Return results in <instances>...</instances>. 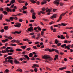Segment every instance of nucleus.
Returning <instances> with one entry per match:
<instances>
[{
  "mask_svg": "<svg viewBox=\"0 0 73 73\" xmlns=\"http://www.w3.org/2000/svg\"><path fill=\"white\" fill-rule=\"evenodd\" d=\"M42 58L43 59H48L49 58V60H50V61L53 60V58L48 55H44L42 56Z\"/></svg>",
  "mask_w": 73,
  "mask_h": 73,
  "instance_id": "nucleus-1",
  "label": "nucleus"
},
{
  "mask_svg": "<svg viewBox=\"0 0 73 73\" xmlns=\"http://www.w3.org/2000/svg\"><path fill=\"white\" fill-rule=\"evenodd\" d=\"M57 14H54L52 15V16L50 17V18L52 20H54V19L57 17Z\"/></svg>",
  "mask_w": 73,
  "mask_h": 73,
  "instance_id": "nucleus-2",
  "label": "nucleus"
},
{
  "mask_svg": "<svg viewBox=\"0 0 73 73\" xmlns=\"http://www.w3.org/2000/svg\"><path fill=\"white\" fill-rule=\"evenodd\" d=\"M6 10V11H7V12H12V9H9V7H6L5 8Z\"/></svg>",
  "mask_w": 73,
  "mask_h": 73,
  "instance_id": "nucleus-3",
  "label": "nucleus"
},
{
  "mask_svg": "<svg viewBox=\"0 0 73 73\" xmlns=\"http://www.w3.org/2000/svg\"><path fill=\"white\" fill-rule=\"evenodd\" d=\"M21 33V31H20L19 32H18L17 31H15L14 32H12V34H14V35L16 34V33H17V34H18L19 35V34H20Z\"/></svg>",
  "mask_w": 73,
  "mask_h": 73,
  "instance_id": "nucleus-4",
  "label": "nucleus"
},
{
  "mask_svg": "<svg viewBox=\"0 0 73 73\" xmlns=\"http://www.w3.org/2000/svg\"><path fill=\"white\" fill-rule=\"evenodd\" d=\"M32 29H33V27H31L29 28L27 30H26V31L27 32V33H29V32H31V30Z\"/></svg>",
  "mask_w": 73,
  "mask_h": 73,
  "instance_id": "nucleus-5",
  "label": "nucleus"
},
{
  "mask_svg": "<svg viewBox=\"0 0 73 73\" xmlns=\"http://www.w3.org/2000/svg\"><path fill=\"white\" fill-rule=\"evenodd\" d=\"M52 52H54V51H55L56 53H58V54H59V52H58V50L57 49H55L54 48H52Z\"/></svg>",
  "mask_w": 73,
  "mask_h": 73,
  "instance_id": "nucleus-6",
  "label": "nucleus"
},
{
  "mask_svg": "<svg viewBox=\"0 0 73 73\" xmlns=\"http://www.w3.org/2000/svg\"><path fill=\"white\" fill-rule=\"evenodd\" d=\"M14 62L15 64H20L19 61L17 60H16V59H15V60L14 61Z\"/></svg>",
  "mask_w": 73,
  "mask_h": 73,
  "instance_id": "nucleus-7",
  "label": "nucleus"
},
{
  "mask_svg": "<svg viewBox=\"0 0 73 73\" xmlns=\"http://www.w3.org/2000/svg\"><path fill=\"white\" fill-rule=\"evenodd\" d=\"M51 11V10L50 9H48V7L46 8V12L47 13L50 12Z\"/></svg>",
  "mask_w": 73,
  "mask_h": 73,
  "instance_id": "nucleus-8",
  "label": "nucleus"
},
{
  "mask_svg": "<svg viewBox=\"0 0 73 73\" xmlns=\"http://www.w3.org/2000/svg\"><path fill=\"white\" fill-rule=\"evenodd\" d=\"M71 46V45L70 44H68V46H65V48H67L68 50L70 49V47Z\"/></svg>",
  "mask_w": 73,
  "mask_h": 73,
  "instance_id": "nucleus-9",
  "label": "nucleus"
},
{
  "mask_svg": "<svg viewBox=\"0 0 73 73\" xmlns=\"http://www.w3.org/2000/svg\"><path fill=\"white\" fill-rule=\"evenodd\" d=\"M46 3H47V0H43V1L41 3L42 5H43V4H46Z\"/></svg>",
  "mask_w": 73,
  "mask_h": 73,
  "instance_id": "nucleus-10",
  "label": "nucleus"
},
{
  "mask_svg": "<svg viewBox=\"0 0 73 73\" xmlns=\"http://www.w3.org/2000/svg\"><path fill=\"white\" fill-rule=\"evenodd\" d=\"M45 51H48V52H52V49H49V48H45Z\"/></svg>",
  "mask_w": 73,
  "mask_h": 73,
  "instance_id": "nucleus-11",
  "label": "nucleus"
},
{
  "mask_svg": "<svg viewBox=\"0 0 73 73\" xmlns=\"http://www.w3.org/2000/svg\"><path fill=\"white\" fill-rule=\"evenodd\" d=\"M53 3L55 4L56 6H58V5L60 4V3L57 1H54L53 2Z\"/></svg>",
  "mask_w": 73,
  "mask_h": 73,
  "instance_id": "nucleus-12",
  "label": "nucleus"
},
{
  "mask_svg": "<svg viewBox=\"0 0 73 73\" xmlns=\"http://www.w3.org/2000/svg\"><path fill=\"white\" fill-rule=\"evenodd\" d=\"M7 58L8 60H13V58H12L11 56H9L7 57Z\"/></svg>",
  "mask_w": 73,
  "mask_h": 73,
  "instance_id": "nucleus-13",
  "label": "nucleus"
},
{
  "mask_svg": "<svg viewBox=\"0 0 73 73\" xmlns=\"http://www.w3.org/2000/svg\"><path fill=\"white\" fill-rule=\"evenodd\" d=\"M24 57H25V58H26L28 60H29V59H30L29 57H28V55H25Z\"/></svg>",
  "mask_w": 73,
  "mask_h": 73,
  "instance_id": "nucleus-14",
  "label": "nucleus"
},
{
  "mask_svg": "<svg viewBox=\"0 0 73 73\" xmlns=\"http://www.w3.org/2000/svg\"><path fill=\"white\" fill-rule=\"evenodd\" d=\"M7 62H9L11 63V64H13V61L12 60H7Z\"/></svg>",
  "mask_w": 73,
  "mask_h": 73,
  "instance_id": "nucleus-15",
  "label": "nucleus"
},
{
  "mask_svg": "<svg viewBox=\"0 0 73 73\" xmlns=\"http://www.w3.org/2000/svg\"><path fill=\"white\" fill-rule=\"evenodd\" d=\"M29 1H31V3H32L33 4H35L36 3V1H34V0H29Z\"/></svg>",
  "mask_w": 73,
  "mask_h": 73,
  "instance_id": "nucleus-16",
  "label": "nucleus"
},
{
  "mask_svg": "<svg viewBox=\"0 0 73 73\" xmlns=\"http://www.w3.org/2000/svg\"><path fill=\"white\" fill-rule=\"evenodd\" d=\"M17 27L18 28H20L21 27V23H18V24H17Z\"/></svg>",
  "mask_w": 73,
  "mask_h": 73,
  "instance_id": "nucleus-17",
  "label": "nucleus"
},
{
  "mask_svg": "<svg viewBox=\"0 0 73 73\" xmlns=\"http://www.w3.org/2000/svg\"><path fill=\"white\" fill-rule=\"evenodd\" d=\"M3 17V15L2 14H1L0 15V20H2V18Z\"/></svg>",
  "mask_w": 73,
  "mask_h": 73,
  "instance_id": "nucleus-18",
  "label": "nucleus"
},
{
  "mask_svg": "<svg viewBox=\"0 0 73 73\" xmlns=\"http://www.w3.org/2000/svg\"><path fill=\"white\" fill-rule=\"evenodd\" d=\"M3 13H4V15H7V14H8V12L5 11H3Z\"/></svg>",
  "mask_w": 73,
  "mask_h": 73,
  "instance_id": "nucleus-19",
  "label": "nucleus"
},
{
  "mask_svg": "<svg viewBox=\"0 0 73 73\" xmlns=\"http://www.w3.org/2000/svg\"><path fill=\"white\" fill-rule=\"evenodd\" d=\"M33 54H32V53H30L29 54V57L31 58L32 57H33Z\"/></svg>",
  "mask_w": 73,
  "mask_h": 73,
  "instance_id": "nucleus-20",
  "label": "nucleus"
},
{
  "mask_svg": "<svg viewBox=\"0 0 73 73\" xmlns=\"http://www.w3.org/2000/svg\"><path fill=\"white\" fill-rule=\"evenodd\" d=\"M15 3V0H12L10 2V3H11V4H14Z\"/></svg>",
  "mask_w": 73,
  "mask_h": 73,
  "instance_id": "nucleus-21",
  "label": "nucleus"
},
{
  "mask_svg": "<svg viewBox=\"0 0 73 73\" xmlns=\"http://www.w3.org/2000/svg\"><path fill=\"white\" fill-rule=\"evenodd\" d=\"M66 46V44H64L63 45H61V48H65V47Z\"/></svg>",
  "mask_w": 73,
  "mask_h": 73,
  "instance_id": "nucleus-22",
  "label": "nucleus"
},
{
  "mask_svg": "<svg viewBox=\"0 0 73 73\" xmlns=\"http://www.w3.org/2000/svg\"><path fill=\"white\" fill-rule=\"evenodd\" d=\"M9 72V70L6 69L5 70V71H4V72L5 73H8Z\"/></svg>",
  "mask_w": 73,
  "mask_h": 73,
  "instance_id": "nucleus-23",
  "label": "nucleus"
},
{
  "mask_svg": "<svg viewBox=\"0 0 73 73\" xmlns=\"http://www.w3.org/2000/svg\"><path fill=\"white\" fill-rule=\"evenodd\" d=\"M65 14L64 13H62L60 15V17H61V18L62 19V17H61V16H65Z\"/></svg>",
  "mask_w": 73,
  "mask_h": 73,
  "instance_id": "nucleus-24",
  "label": "nucleus"
},
{
  "mask_svg": "<svg viewBox=\"0 0 73 73\" xmlns=\"http://www.w3.org/2000/svg\"><path fill=\"white\" fill-rule=\"evenodd\" d=\"M42 11H45V10H46V9H45V7H43L42 8Z\"/></svg>",
  "mask_w": 73,
  "mask_h": 73,
  "instance_id": "nucleus-25",
  "label": "nucleus"
},
{
  "mask_svg": "<svg viewBox=\"0 0 73 73\" xmlns=\"http://www.w3.org/2000/svg\"><path fill=\"white\" fill-rule=\"evenodd\" d=\"M32 18L34 20H35V19H36V17L35 15H32Z\"/></svg>",
  "mask_w": 73,
  "mask_h": 73,
  "instance_id": "nucleus-26",
  "label": "nucleus"
},
{
  "mask_svg": "<svg viewBox=\"0 0 73 73\" xmlns=\"http://www.w3.org/2000/svg\"><path fill=\"white\" fill-rule=\"evenodd\" d=\"M37 28L38 31H41V29L40 27L38 26L37 27Z\"/></svg>",
  "mask_w": 73,
  "mask_h": 73,
  "instance_id": "nucleus-27",
  "label": "nucleus"
},
{
  "mask_svg": "<svg viewBox=\"0 0 73 73\" xmlns=\"http://www.w3.org/2000/svg\"><path fill=\"white\" fill-rule=\"evenodd\" d=\"M22 49H20V48H17L16 49V51H22Z\"/></svg>",
  "mask_w": 73,
  "mask_h": 73,
  "instance_id": "nucleus-28",
  "label": "nucleus"
},
{
  "mask_svg": "<svg viewBox=\"0 0 73 73\" xmlns=\"http://www.w3.org/2000/svg\"><path fill=\"white\" fill-rule=\"evenodd\" d=\"M55 58H56L57 60H58V55H55Z\"/></svg>",
  "mask_w": 73,
  "mask_h": 73,
  "instance_id": "nucleus-29",
  "label": "nucleus"
},
{
  "mask_svg": "<svg viewBox=\"0 0 73 73\" xmlns=\"http://www.w3.org/2000/svg\"><path fill=\"white\" fill-rule=\"evenodd\" d=\"M8 27L6 26L4 27V29L5 30H8Z\"/></svg>",
  "mask_w": 73,
  "mask_h": 73,
  "instance_id": "nucleus-30",
  "label": "nucleus"
},
{
  "mask_svg": "<svg viewBox=\"0 0 73 73\" xmlns=\"http://www.w3.org/2000/svg\"><path fill=\"white\" fill-rule=\"evenodd\" d=\"M42 20H43V21H46V22H47V21H48V20L46 19H42Z\"/></svg>",
  "mask_w": 73,
  "mask_h": 73,
  "instance_id": "nucleus-31",
  "label": "nucleus"
},
{
  "mask_svg": "<svg viewBox=\"0 0 73 73\" xmlns=\"http://www.w3.org/2000/svg\"><path fill=\"white\" fill-rule=\"evenodd\" d=\"M5 21H7V22H8V23H9V22H11V20L10 19H5Z\"/></svg>",
  "mask_w": 73,
  "mask_h": 73,
  "instance_id": "nucleus-32",
  "label": "nucleus"
},
{
  "mask_svg": "<svg viewBox=\"0 0 73 73\" xmlns=\"http://www.w3.org/2000/svg\"><path fill=\"white\" fill-rule=\"evenodd\" d=\"M55 44H58V40H57V39H56L55 40Z\"/></svg>",
  "mask_w": 73,
  "mask_h": 73,
  "instance_id": "nucleus-33",
  "label": "nucleus"
},
{
  "mask_svg": "<svg viewBox=\"0 0 73 73\" xmlns=\"http://www.w3.org/2000/svg\"><path fill=\"white\" fill-rule=\"evenodd\" d=\"M9 51V52H10V53H13V52H14V50L12 49H11V50H10Z\"/></svg>",
  "mask_w": 73,
  "mask_h": 73,
  "instance_id": "nucleus-34",
  "label": "nucleus"
},
{
  "mask_svg": "<svg viewBox=\"0 0 73 73\" xmlns=\"http://www.w3.org/2000/svg\"><path fill=\"white\" fill-rule=\"evenodd\" d=\"M61 25H62V26H64V27H65V26H66V25H67V24H64V23H61Z\"/></svg>",
  "mask_w": 73,
  "mask_h": 73,
  "instance_id": "nucleus-35",
  "label": "nucleus"
},
{
  "mask_svg": "<svg viewBox=\"0 0 73 73\" xmlns=\"http://www.w3.org/2000/svg\"><path fill=\"white\" fill-rule=\"evenodd\" d=\"M22 48L23 49H25V48H26V46H21Z\"/></svg>",
  "mask_w": 73,
  "mask_h": 73,
  "instance_id": "nucleus-36",
  "label": "nucleus"
},
{
  "mask_svg": "<svg viewBox=\"0 0 73 73\" xmlns=\"http://www.w3.org/2000/svg\"><path fill=\"white\" fill-rule=\"evenodd\" d=\"M16 41V40H13L11 41V42H13V43H14V42H15Z\"/></svg>",
  "mask_w": 73,
  "mask_h": 73,
  "instance_id": "nucleus-37",
  "label": "nucleus"
},
{
  "mask_svg": "<svg viewBox=\"0 0 73 73\" xmlns=\"http://www.w3.org/2000/svg\"><path fill=\"white\" fill-rule=\"evenodd\" d=\"M61 19H62V18H61V17H60L59 19L57 21L56 23H57L58 22H59V21H60V20H61Z\"/></svg>",
  "mask_w": 73,
  "mask_h": 73,
  "instance_id": "nucleus-38",
  "label": "nucleus"
},
{
  "mask_svg": "<svg viewBox=\"0 0 73 73\" xmlns=\"http://www.w3.org/2000/svg\"><path fill=\"white\" fill-rule=\"evenodd\" d=\"M57 46H61V43H58L56 44Z\"/></svg>",
  "mask_w": 73,
  "mask_h": 73,
  "instance_id": "nucleus-39",
  "label": "nucleus"
},
{
  "mask_svg": "<svg viewBox=\"0 0 73 73\" xmlns=\"http://www.w3.org/2000/svg\"><path fill=\"white\" fill-rule=\"evenodd\" d=\"M9 19H10V20L11 21H13V18L12 17L9 18Z\"/></svg>",
  "mask_w": 73,
  "mask_h": 73,
  "instance_id": "nucleus-40",
  "label": "nucleus"
},
{
  "mask_svg": "<svg viewBox=\"0 0 73 73\" xmlns=\"http://www.w3.org/2000/svg\"><path fill=\"white\" fill-rule=\"evenodd\" d=\"M59 4L60 6H63L64 5V3H60Z\"/></svg>",
  "mask_w": 73,
  "mask_h": 73,
  "instance_id": "nucleus-41",
  "label": "nucleus"
},
{
  "mask_svg": "<svg viewBox=\"0 0 73 73\" xmlns=\"http://www.w3.org/2000/svg\"><path fill=\"white\" fill-rule=\"evenodd\" d=\"M57 11V9H53L52 11L53 12H55Z\"/></svg>",
  "mask_w": 73,
  "mask_h": 73,
  "instance_id": "nucleus-42",
  "label": "nucleus"
},
{
  "mask_svg": "<svg viewBox=\"0 0 73 73\" xmlns=\"http://www.w3.org/2000/svg\"><path fill=\"white\" fill-rule=\"evenodd\" d=\"M44 32L42 31L41 33V35L42 36H43L44 35Z\"/></svg>",
  "mask_w": 73,
  "mask_h": 73,
  "instance_id": "nucleus-43",
  "label": "nucleus"
},
{
  "mask_svg": "<svg viewBox=\"0 0 73 73\" xmlns=\"http://www.w3.org/2000/svg\"><path fill=\"white\" fill-rule=\"evenodd\" d=\"M0 32H1V33H3V32H4V30L3 29H1L0 31Z\"/></svg>",
  "mask_w": 73,
  "mask_h": 73,
  "instance_id": "nucleus-44",
  "label": "nucleus"
},
{
  "mask_svg": "<svg viewBox=\"0 0 73 73\" xmlns=\"http://www.w3.org/2000/svg\"><path fill=\"white\" fill-rule=\"evenodd\" d=\"M8 39L9 40H12V39H13V38L11 36H10L8 37Z\"/></svg>",
  "mask_w": 73,
  "mask_h": 73,
  "instance_id": "nucleus-45",
  "label": "nucleus"
},
{
  "mask_svg": "<svg viewBox=\"0 0 73 73\" xmlns=\"http://www.w3.org/2000/svg\"><path fill=\"white\" fill-rule=\"evenodd\" d=\"M31 49V48L29 47V48H27L26 49V50H28V51H29V50H30Z\"/></svg>",
  "mask_w": 73,
  "mask_h": 73,
  "instance_id": "nucleus-46",
  "label": "nucleus"
},
{
  "mask_svg": "<svg viewBox=\"0 0 73 73\" xmlns=\"http://www.w3.org/2000/svg\"><path fill=\"white\" fill-rule=\"evenodd\" d=\"M65 72L67 73H71V72H70V71H65Z\"/></svg>",
  "mask_w": 73,
  "mask_h": 73,
  "instance_id": "nucleus-47",
  "label": "nucleus"
},
{
  "mask_svg": "<svg viewBox=\"0 0 73 73\" xmlns=\"http://www.w3.org/2000/svg\"><path fill=\"white\" fill-rule=\"evenodd\" d=\"M23 9H27V6H23Z\"/></svg>",
  "mask_w": 73,
  "mask_h": 73,
  "instance_id": "nucleus-48",
  "label": "nucleus"
},
{
  "mask_svg": "<svg viewBox=\"0 0 73 73\" xmlns=\"http://www.w3.org/2000/svg\"><path fill=\"white\" fill-rule=\"evenodd\" d=\"M33 35H34V33H30L29 34V35H30V36H32Z\"/></svg>",
  "mask_w": 73,
  "mask_h": 73,
  "instance_id": "nucleus-49",
  "label": "nucleus"
},
{
  "mask_svg": "<svg viewBox=\"0 0 73 73\" xmlns=\"http://www.w3.org/2000/svg\"><path fill=\"white\" fill-rule=\"evenodd\" d=\"M34 72H37V68H35L34 69Z\"/></svg>",
  "mask_w": 73,
  "mask_h": 73,
  "instance_id": "nucleus-50",
  "label": "nucleus"
},
{
  "mask_svg": "<svg viewBox=\"0 0 73 73\" xmlns=\"http://www.w3.org/2000/svg\"><path fill=\"white\" fill-rule=\"evenodd\" d=\"M56 31H57L56 29H54L53 30V31L54 32H56Z\"/></svg>",
  "mask_w": 73,
  "mask_h": 73,
  "instance_id": "nucleus-51",
  "label": "nucleus"
},
{
  "mask_svg": "<svg viewBox=\"0 0 73 73\" xmlns=\"http://www.w3.org/2000/svg\"><path fill=\"white\" fill-rule=\"evenodd\" d=\"M19 22H22V21H23V19H19Z\"/></svg>",
  "mask_w": 73,
  "mask_h": 73,
  "instance_id": "nucleus-52",
  "label": "nucleus"
},
{
  "mask_svg": "<svg viewBox=\"0 0 73 73\" xmlns=\"http://www.w3.org/2000/svg\"><path fill=\"white\" fill-rule=\"evenodd\" d=\"M41 11H40L38 12V16H39V15H41Z\"/></svg>",
  "mask_w": 73,
  "mask_h": 73,
  "instance_id": "nucleus-53",
  "label": "nucleus"
},
{
  "mask_svg": "<svg viewBox=\"0 0 73 73\" xmlns=\"http://www.w3.org/2000/svg\"><path fill=\"white\" fill-rule=\"evenodd\" d=\"M52 47H53V48H57V46L55 45H53L52 46Z\"/></svg>",
  "mask_w": 73,
  "mask_h": 73,
  "instance_id": "nucleus-54",
  "label": "nucleus"
},
{
  "mask_svg": "<svg viewBox=\"0 0 73 73\" xmlns=\"http://www.w3.org/2000/svg\"><path fill=\"white\" fill-rule=\"evenodd\" d=\"M31 60H35V59L34 57H33L31 58Z\"/></svg>",
  "mask_w": 73,
  "mask_h": 73,
  "instance_id": "nucleus-55",
  "label": "nucleus"
},
{
  "mask_svg": "<svg viewBox=\"0 0 73 73\" xmlns=\"http://www.w3.org/2000/svg\"><path fill=\"white\" fill-rule=\"evenodd\" d=\"M46 68L47 70H50V71L51 70H52L49 68L48 67H46Z\"/></svg>",
  "mask_w": 73,
  "mask_h": 73,
  "instance_id": "nucleus-56",
  "label": "nucleus"
},
{
  "mask_svg": "<svg viewBox=\"0 0 73 73\" xmlns=\"http://www.w3.org/2000/svg\"><path fill=\"white\" fill-rule=\"evenodd\" d=\"M33 49H37V47H36V46H35L33 47Z\"/></svg>",
  "mask_w": 73,
  "mask_h": 73,
  "instance_id": "nucleus-57",
  "label": "nucleus"
},
{
  "mask_svg": "<svg viewBox=\"0 0 73 73\" xmlns=\"http://www.w3.org/2000/svg\"><path fill=\"white\" fill-rule=\"evenodd\" d=\"M36 4L38 5H40V1H37L36 2Z\"/></svg>",
  "mask_w": 73,
  "mask_h": 73,
  "instance_id": "nucleus-58",
  "label": "nucleus"
},
{
  "mask_svg": "<svg viewBox=\"0 0 73 73\" xmlns=\"http://www.w3.org/2000/svg\"><path fill=\"white\" fill-rule=\"evenodd\" d=\"M5 50L7 52V53H9V50L8 49H6Z\"/></svg>",
  "mask_w": 73,
  "mask_h": 73,
  "instance_id": "nucleus-59",
  "label": "nucleus"
},
{
  "mask_svg": "<svg viewBox=\"0 0 73 73\" xmlns=\"http://www.w3.org/2000/svg\"><path fill=\"white\" fill-rule=\"evenodd\" d=\"M64 43H68V41H67V40H66L64 41Z\"/></svg>",
  "mask_w": 73,
  "mask_h": 73,
  "instance_id": "nucleus-60",
  "label": "nucleus"
},
{
  "mask_svg": "<svg viewBox=\"0 0 73 73\" xmlns=\"http://www.w3.org/2000/svg\"><path fill=\"white\" fill-rule=\"evenodd\" d=\"M37 36L38 37H40V34H38Z\"/></svg>",
  "mask_w": 73,
  "mask_h": 73,
  "instance_id": "nucleus-61",
  "label": "nucleus"
},
{
  "mask_svg": "<svg viewBox=\"0 0 73 73\" xmlns=\"http://www.w3.org/2000/svg\"><path fill=\"white\" fill-rule=\"evenodd\" d=\"M13 7H14V4H13L10 7L11 8H13Z\"/></svg>",
  "mask_w": 73,
  "mask_h": 73,
  "instance_id": "nucleus-62",
  "label": "nucleus"
},
{
  "mask_svg": "<svg viewBox=\"0 0 73 73\" xmlns=\"http://www.w3.org/2000/svg\"><path fill=\"white\" fill-rule=\"evenodd\" d=\"M45 62H48V63H49V61H48V60H45Z\"/></svg>",
  "mask_w": 73,
  "mask_h": 73,
  "instance_id": "nucleus-63",
  "label": "nucleus"
},
{
  "mask_svg": "<svg viewBox=\"0 0 73 73\" xmlns=\"http://www.w3.org/2000/svg\"><path fill=\"white\" fill-rule=\"evenodd\" d=\"M70 52H73V50L72 49L70 48Z\"/></svg>",
  "mask_w": 73,
  "mask_h": 73,
  "instance_id": "nucleus-64",
  "label": "nucleus"
}]
</instances>
